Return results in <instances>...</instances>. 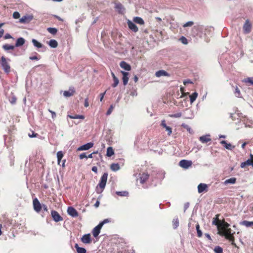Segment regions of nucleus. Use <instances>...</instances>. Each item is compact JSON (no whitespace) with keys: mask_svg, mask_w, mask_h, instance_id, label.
Instances as JSON below:
<instances>
[{"mask_svg":"<svg viewBox=\"0 0 253 253\" xmlns=\"http://www.w3.org/2000/svg\"><path fill=\"white\" fill-rule=\"evenodd\" d=\"M219 214H216L212 221V224L217 226V234L221 236H224L226 239L232 242V245L236 247L237 246L234 242V237L233 234L231 233V229L228 228L229 224L224 220H219Z\"/></svg>","mask_w":253,"mask_h":253,"instance_id":"obj_1","label":"nucleus"},{"mask_svg":"<svg viewBox=\"0 0 253 253\" xmlns=\"http://www.w3.org/2000/svg\"><path fill=\"white\" fill-rule=\"evenodd\" d=\"M107 178L108 173L107 172L104 173L101 177L99 184L96 188V191L98 194H100L103 192L106 184Z\"/></svg>","mask_w":253,"mask_h":253,"instance_id":"obj_2","label":"nucleus"},{"mask_svg":"<svg viewBox=\"0 0 253 253\" xmlns=\"http://www.w3.org/2000/svg\"><path fill=\"white\" fill-rule=\"evenodd\" d=\"M10 61L9 59H6L4 56H1L0 60V64L1 66L4 71L8 73L10 71V66L8 62Z\"/></svg>","mask_w":253,"mask_h":253,"instance_id":"obj_3","label":"nucleus"},{"mask_svg":"<svg viewBox=\"0 0 253 253\" xmlns=\"http://www.w3.org/2000/svg\"><path fill=\"white\" fill-rule=\"evenodd\" d=\"M252 24L251 22L248 19L246 20L243 27L244 33L245 34L250 33L252 31Z\"/></svg>","mask_w":253,"mask_h":253,"instance_id":"obj_4","label":"nucleus"},{"mask_svg":"<svg viewBox=\"0 0 253 253\" xmlns=\"http://www.w3.org/2000/svg\"><path fill=\"white\" fill-rule=\"evenodd\" d=\"M249 166H252L253 167V155L252 154H250V159L242 163L240 165L242 168H246Z\"/></svg>","mask_w":253,"mask_h":253,"instance_id":"obj_5","label":"nucleus"},{"mask_svg":"<svg viewBox=\"0 0 253 253\" xmlns=\"http://www.w3.org/2000/svg\"><path fill=\"white\" fill-rule=\"evenodd\" d=\"M51 214L53 220L56 222L61 221L63 220L62 217L55 211H51Z\"/></svg>","mask_w":253,"mask_h":253,"instance_id":"obj_6","label":"nucleus"},{"mask_svg":"<svg viewBox=\"0 0 253 253\" xmlns=\"http://www.w3.org/2000/svg\"><path fill=\"white\" fill-rule=\"evenodd\" d=\"M33 203L34 210L38 212H40L42 210V206L38 199L35 198Z\"/></svg>","mask_w":253,"mask_h":253,"instance_id":"obj_7","label":"nucleus"},{"mask_svg":"<svg viewBox=\"0 0 253 253\" xmlns=\"http://www.w3.org/2000/svg\"><path fill=\"white\" fill-rule=\"evenodd\" d=\"M192 165V163L191 161L186 160H181L179 163V165L184 169H188L189 167H191Z\"/></svg>","mask_w":253,"mask_h":253,"instance_id":"obj_8","label":"nucleus"},{"mask_svg":"<svg viewBox=\"0 0 253 253\" xmlns=\"http://www.w3.org/2000/svg\"><path fill=\"white\" fill-rule=\"evenodd\" d=\"M149 174L147 172H143L139 174L140 182L141 184L145 183L149 179Z\"/></svg>","mask_w":253,"mask_h":253,"instance_id":"obj_9","label":"nucleus"},{"mask_svg":"<svg viewBox=\"0 0 253 253\" xmlns=\"http://www.w3.org/2000/svg\"><path fill=\"white\" fill-rule=\"evenodd\" d=\"M76 91L74 87H70L69 90H66L63 92V95L66 97H69L74 95Z\"/></svg>","mask_w":253,"mask_h":253,"instance_id":"obj_10","label":"nucleus"},{"mask_svg":"<svg viewBox=\"0 0 253 253\" xmlns=\"http://www.w3.org/2000/svg\"><path fill=\"white\" fill-rule=\"evenodd\" d=\"M67 212L70 215L72 216V217H77L79 215L78 212L77 211V210L75 208H74L73 207H68V210H67Z\"/></svg>","mask_w":253,"mask_h":253,"instance_id":"obj_11","label":"nucleus"},{"mask_svg":"<svg viewBox=\"0 0 253 253\" xmlns=\"http://www.w3.org/2000/svg\"><path fill=\"white\" fill-rule=\"evenodd\" d=\"M127 25L130 30L136 33L138 31V28L137 26L132 21L128 20Z\"/></svg>","mask_w":253,"mask_h":253,"instance_id":"obj_12","label":"nucleus"},{"mask_svg":"<svg viewBox=\"0 0 253 253\" xmlns=\"http://www.w3.org/2000/svg\"><path fill=\"white\" fill-rule=\"evenodd\" d=\"M101 224H98L93 228L92 233L94 237H97L100 232V230L102 228Z\"/></svg>","mask_w":253,"mask_h":253,"instance_id":"obj_13","label":"nucleus"},{"mask_svg":"<svg viewBox=\"0 0 253 253\" xmlns=\"http://www.w3.org/2000/svg\"><path fill=\"white\" fill-rule=\"evenodd\" d=\"M93 146V143L92 142L87 143L84 145L80 146L78 150L79 151L87 150L92 148Z\"/></svg>","mask_w":253,"mask_h":253,"instance_id":"obj_14","label":"nucleus"},{"mask_svg":"<svg viewBox=\"0 0 253 253\" xmlns=\"http://www.w3.org/2000/svg\"><path fill=\"white\" fill-rule=\"evenodd\" d=\"M121 73L123 75L122 80H123V84L124 85H126L127 84L128 81L129 73L128 72H126L123 71H121Z\"/></svg>","mask_w":253,"mask_h":253,"instance_id":"obj_15","label":"nucleus"},{"mask_svg":"<svg viewBox=\"0 0 253 253\" xmlns=\"http://www.w3.org/2000/svg\"><path fill=\"white\" fill-rule=\"evenodd\" d=\"M81 241L84 244H89L91 243L90 235L87 234L84 235L81 238Z\"/></svg>","mask_w":253,"mask_h":253,"instance_id":"obj_16","label":"nucleus"},{"mask_svg":"<svg viewBox=\"0 0 253 253\" xmlns=\"http://www.w3.org/2000/svg\"><path fill=\"white\" fill-rule=\"evenodd\" d=\"M155 76L158 78L162 76L169 77L170 74L165 70H161L156 72Z\"/></svg>","mask_w":253,"mask_h":253,"instance_id":"obj_17","label":"nucleus"},{"mask_svg":"<svg viewBox=\"0 0 253 253\" xmlns=\"http://www.w3.org/2000/svg\"><path fill=\"white\" fill-rule=\"evenodd\" d=\"M115 8L119 13H123L125 10V8L120 2H115Z\"/></svg>","mask_w":253,"mask_h":253,"instance_id":"obj_18","label":"nucleus"},{"mask_svg":"<svg viewBox=\"0 0 253 253\" xmlns=\"http://www.w3.org/2000/svg\"><path fill=\"white\" fill-rule=\"evenodd\" d=\"M208 191V186L206 184L200 183L198 186V191L199 193H202L204 191Z\"/></svg>","mask_w":253,"mask_h":253,"instance_id":"obj_19","label":"nucleus"},{"mask_svg":"<svg viewBox=\"0 0 253 253\" xmlns=\"http://www.w3.org/2000/svg\"><path fill=\"white\" fill-rule=\"evenodd\" d=\"M120 67L126 71H130L131 70V66L129 64L125 61H122L120 63Z\"/></svg>","mask_w":253,"mask_h":253,"instance_id":"obj_20","label":"nucleus"},{"mask_svg":"<svg viewBox=\"0 0 253 253\" xmlns=\"http://www.w3.org/2000/svg\"><path fill=\"white\" fill-rule=\"evenodd\" d=\"M200 141L203 143H207L211 140L210 135H206L202 136L199 138Z\"/></svg>","mask_w":253,"mask_h":253,"instance_id":"obj_21","label":"nucleus"},{"mask_svg":"<svg viewBox=\"0 0 253 253\" xmlns=\"http://www.w3.org/2000/svg\"><path fill=\"white\" fill-rule=\"evenodd\" d=\"M32 19V17L29 16H24L20 19L19 22L21 23H26L29 22Z\"/></svg>","mask_w":253,"mask_h":253,"instance_id":"obj_22","label":"nucleus"},{"mask_svg":"<svg viewBox=\"0 0 253 253\" xmlns=\"http://www.w3.org/2000/svg\"><path fill=\"white\" fill-rule=\"evenodd\" d=\"M243 82L246 84L247 85L253 86V77H248L244 79Z\"/></svg>","mask_w":253,"mask_h":253,"instance_id":"obj_23","label":"nucleus"},{"mask_svg":"<svg viewBox=\"0 0 253 253\" xmlns=\"http://www.w3.org/2000/svg\"><path fill=\"white\" fill-rule=\"evenodd\" d=\"M25 42V40L23 38H19L17 39L16 43H15V46L18 47L23 45Z\"/></svg>","mask_w":253,"mask_h":253,"instance_id":"obj_24","label":"nucleus"},{"mask_svg":"<svg viewBox=\"0 0 253 253\" xmlns=\"http://www.w3.org/2000/svg\"><path fill=\"white\" fill-rule=\"evenodd\" d=\"M133 22H134L135 23H136L140 25H144L145 23L143 19L140 17H135L133 18Z\"/></svg>","mask_w":253,"mask_h":253,"instance_id":"obj_25","label":"nucleus"},{"mask_svg":"<svg viewBox=\"0 0 253 253\" xmlns=\"http://www.w3.org/2000/svg\"><path fill=\"white\" fill-rule=\"evenodd\" d=\"M240 225H244L247 227L253 226V221L244 220L240 223Z\"/></svg>","mask_w":253,"mask_h":253,"instance_id":"obj_26","label":"nucleus"},{"mask_svg":"<svg viewBox=\"0 0 253 253\" xmlns=\"http://www.w3.org/2000/svg\"><path fill=\"white\" fill-rule=\"evenodd\" d=\"M110 169L112 170L116 171L120 169V167L119 164L113 163L111 165Z\"/></svg>","mask_w":253,"mask_h":253,"instance_id":"obj_27","label":"nucleus"},{"mask_svg":"<svg viewBox=\"0 0 253 253\" xmlns=\"http://www.w3.org/2000/svg\"><path fill=\"white\" fill-rule=\"evenodd\" d=\"M75 247L78 253H86V250L84 248L79 247L77 244L75 245Z\"/></svg>","mask_w":253,"mask_h":253,"instance_id":"obj_28","label":"nucleus"},{"mask_svg":"<svg viewBox=\"0 0 253 253\" xmlns=\"http://www.w3.org/2000/svg\"><path fill=\"white\" fill-rule=\"evenodd\" d=\"M49 45L52 48H56L58 46V42L55 40H51L48 42Z\"/></svg>","mask_w":253,"mask_h":253,"instance_id":"obj_29","label":"nucleus"},{"mask_svg":"<svg viewBox=\"0 0 253 253\" xmlns=\"http://www.w3.org/2000/svg\"><path fill=\"white\" fill-rule=\"evenodd\" d=\"M114 154V151L112 147H109L107 149L106 156L110 157Z\"/></svg>","mask_w":253,"mask_h":253,"instance_id":"obj_30","label":"nucleus"},{"mask_svg":"<svg viewBox=\"0 0 253 253\" xmlns=\"http://www.w3.org/2000/svg\"><path fill=\"white\" fill-rule=\"evenodd\" d=\"M67 117L70 118V119H80L83 120V119H84V115H68Z\"/></svg>","mask_w":253,"mask_h":253,"instance_id":"obj_31","label":"nucleus"},{"mask_svg":"<svg viewBox=\"0 0 253 253\" xmlns=\"http://www.w3.org/2000/svg\"><path fill=\"white\" fill-rule=\"evenodd\" d=\"M236 181V178L235 177H232L229 179L226 180L224 181V184L225 185H227L228 184H234L235 183Z\"/></svg>","mask_w":253,"mask_h":253,"instance_id":"obj_32","label":"nucleus"},{"mask_svg":"<svg viewBox=\"0 0 253 253\" xmlns=\"http://www.w3.org/2000/svg\"><path fill=\"white\" fill-rule=\"evenodd\" d=\"M32 42L34 45L38 48H42V44L35 39H33L32 40Z\"/></svg>","mask_w":253,"mask_h":253,"instance_id":"obj_33","label":"nucleus"},{"mask_svg":"<svg viewBox=\"0 0 253 253\" xmlns=\"http://www.w3.org/2000/svg\"><path fill=\"white\" fill-rule=\"evenodd\" d=\"M15 46L12 45H9L8 44H5L2 45V48L4 50H13L14 49Z\"/></svg>","mask_w":253,"mask_h":253,"instance_id":"obj_34","label":"nucleus"},{"mask_svg":"<svg viewBox=\"0 0 253 253\" xmlns=\"http://www.w3.org/2000/svg\"><path fill=\"white\" fill-rule=\"evenodd\" d=\"M172 226L174 229H176L179 226V220L177 217L173 218L172 220Z\"/></svg>","mask_w":253,"mask_h":253,"instance_id":"obj_35","label":"nucleus"},{"mask_svg":"<svg viewBox=\"0 0 253 253\" xmlns=\"http://www.w3.org/2000/svg\"><path fill=\"white\" fill-rule=\"evenodd\" d=\"M63 157V154L62 151H58L57 153L58 164L59 165H60L61 160L62 159Z\"/></svg>","mask_w":253,"mask_h":253,"instance_id":"obj_36","label":"nucleus"},{"mask_svg":"<svg viewBox=\"0 0 253 253\" xmlns=\"http://www.w3.org/2000/svg\"><path fill=\"white\" fill-rule=\"evenodd\" d=\"M198 96V93L196 92L193 93L191 95H190V101L192 103H193L197 98Z\"/></svg>","mask_w":253,"mask_h":253,"instance_id":"obj_37","label":"nucleus"},{"mask_svg":"<svg viewBox=\"0 0 253 253\" xmlns=\"http://www.w3.org/2000/svg\"><path fill=\"white\" fill-rule=\"evenodd\" d=\"M47 30L52 35H55L57 32V30L55 28L49 27L47 28Z\"/></svg>","mask_w":253,"mask_h":253,"instance_id":"obj_38","label":"nucleus"},{"mask_svg":"<svg viewBox=\"0 0 253 253\" xmlns=\"http://www.w3.org/2000/svg\"><path fill=\"white\" fill-rule=\"evenodd\" d=\"M196 229L197 232V236L198 237H201L202 236V232L200 229V225L198 223L196 225Z\"/></svg>","mask_w":253,"mask_h":253,"instance_id":"obj_39","label":"nucleus"},{"mask_svg":"<svg viewBox=\"0 0 253 253\" xmlns=\"http://www.w3.org/2000/svg\"><path fill=\"white\" fill-rule=\"evenodd\" d=\"M214 251L215 253H222L223 249L219 246H216L214 249Z\"/></svg>","mask_w":253,"mask_h":253,"instance_id":"obj_40","label":"nucleus"},{"mask_svg":"<svg viewBox=\"0 0 253 253\" xmlns=\"http://www.w3.org/2000/svg\"><path fill=\"white\" fill-rule=\"evenodd\" d=\"M116 194L120 196H127L128 194V192L126 191L116 192Z\"/></svg>","mask_w":253,"mask_h":253,"instance_id":"obj_41","label":"nucleus"},{"mask_svg":"<svg viewBox=\"0 0 253 253\" xmlns=\"http://www.w3.org/2000/svg\"><path fill=\"white\" fill-rule=\"evenodd\" d=\"M221 143L223 145H224V146L227 149H230L231 147V145L230 144H227V142L223 140L221 141Z\"/></svg>","mask_w":253,"mask_h":253,"instance_id":"obj_42","label":"nucleus"},{"mask_svg":"<svg viewBox=\"0 0 253 253\" xmlns=\"http://www.w3.org/2000/svg\"><path fill=\"white\" fill-rule=\"evenodd\" d=\"M113 81L114 83L112 84V86L113 87H115L118 85L119 83V81L117 78H114V79H113Z\"/></svg>","mask_w":253,"mask_h":253,"instance_id":"obj_43","label":"nucleus"},{"mask_svg":"<svg viewBox=\"0 0 253 253\" xmlns=\"http://www.w3.org/2000/svg\"><path fill=\"white\" fill-rule=\"evenodd\" d=\"M179 40L181 42L184 44H187L188 43L187 39L184 36H182Z\"/></svg>","mask_w":253,"mask_h":253,"instance_id":"obj_44","label":"nucleus"},{"mask_svg":"<svg viewBox=\"0 0 253 253\" xmlns=\"http://www.w3.org/2000/svg\"><path fill=\"white\" fill-rule=\"evenodd\" d=\"M20 15L19 13L17 11L14 12L13 13V17L14 19H18L20 18Z\"/></svg>","mask_w":253,"mask_h":253,"instance_id":"obj_45","label":"nucleus"},{"mask_svg":"<svg viewBox=\"0 0 253 253\" xmlns=\"http://www.w3.org/2000/svg\"><path fill=\"white\" fill-rule=\"evenodd\" d=\"M194 24V22L192 21H189L188 22H186L185 24H184L183 25V27H186L188 26H191Z\"/></svg>","mask_w":253,"mask_h":253,"instance_id":"obj_46","label":"nucleus"},{"mask_svg":"<svg viewBox=\"0 0 253 253\" xmlns=\"http://www.w3.org/2000/svg\"><path fill=\"white\" fill-rule=\"evenodd\" d=\"M165 128H166V130L168 131V134L169 135H170L172 133L171 128L168 126H167L166 127H165Z\"/></svg>","mask_w":253,"mask_h":253,"instance_id":"obj_47","label":"nucleus"},{"mask_svg":"<svg viewBox=\"0 0 253 253\" xmlns=\"http://www.w3.org/2000/svg\"><path fill=\"white\" fill-rule=\"evenodd\" d=\"M38 135V133H35L34 131H32V133H29L28 136L30 137H36Z\"/></svg>","mask_w":253,"mask_h":253,"instance_id":"obj_48","label":"nucleus"},{"mask_svg":"<svg viewBox=\"0 0 253 253\" xmlns=\"http://www.w3.org/2000/svg\"><path fill=\"white\" fill-rule=\"evenodd\" d=\"M16 98L15 96H13L12 97H11L9 101L11 104H14L16 103Z\"/></svg>","mask_w":253,"mask_h":253,"instance_id":"obj_49","label":"nucleus"},{"mask_svg":"<svg viewBox=\"0 0 253 253\" xmlns=\"http://www.w3.org/2000/svg\"><path fill=\"white\" fill-rule=\"evenodd\" d=\"M113 109V105H111L106 113L107 115H110L111 113V112H112Z\"/></svg>","mask_w":253,"mask_h":253,"instance_id":"obj_50","label":"nucleus"},{"mask_svg":"<svg viewBox=\"0 0 253 253\" xmlns=\"http://www.w3.org/2000/svg\"><path fill=\"white\" fill-rule=\"evenodd\" d=\"M181 116V113H178L175 114L170 115V117H174V118H179Z\"/></svg>","mask_w":253,"mask_h":253,"instance_id":"obj_51","label":"nucleus"},{"mask_svg":"<svg viewBox=\"0 0 253 253\" xmlns=\"http://www.w3.org/2000/svg\"><path fill=\"white\" fill-rule=\"evenodd\" d=\"M80 159H83L84 158H87V156L85 153H83L79 156Z\"/></svg>","mask_w":253,"mask_h":253,"instance_id":"obj_52","label":"nucleus"},{"mask_svg":"<svg viewBox=\"0 0 253 253\" xmlns=\"http://www.w3.org/2000/svg\"><path fill=\"white\" fill-rule=\"evenodd\" d=\"M110 222V220H109V219H104L103 221H102V222H100L99 224H101V225L102 226H103V225L104 224H105V223H108V222Z\"/></svg>","mask_w":253,"mask_h":253,"instance_id":"obj_53","label":"nucleus"},{"mask_svg":"<svg viewBox=\"0 0 253 253\" xmlns=\"http://www.w3.org/2000/svg\"><path fill=\"white\" fill-rule=\"evenodd\" d=\"M106 92V91H105V92H104L103 93H101L99 94V97H100V101H102V100L103 99V98L104 97V95L105 94Z\"/></svg>","mask_w":253,"mask_h":253,"instance_id":"obj_54","label":"nucleus"},{"mask_svg":"<svg viewBox=\"0 0 253 253\" xmlns=\"http://www.w3.org/2000/svg\"><path fill=\"white\" fill-rule=\"evenodd\" d=\"M88 98H86L85 99L84 103V106L85 107H87L89 106V103H88Z\"/></svg>","mask_w":253,"mask_h":253,"instance_id":"obj_55","label":"nucleus"},{"mask_svg":"<svg viewBox=\"0 0 253 253\" xmlns=\"http://www.w3.org/2000/svg\"><path fill=\"white\" fill-rule=\"evenodd\" d=\"M48 111L51 114L52 118V119L55 118L56 117V113L54 111H52V110H51L50 109H48Z\"/></svg>","mask_w":253,"mask_h":253,"instance_id":"obj_56","label":"nucleus"},{"mask_svg":"<svg viewBox=\"0 0 253 253\" xmlns=\"http://www.w3.org/2000/svg\"><path fill=\"white\" fill-rule=\"evenodd\" d=\"M192 82L190 80H187L183 82L184 85H186L188 84H192Z\"/></svg>","mask_w":253,"mask_h":253,"instance_id":"obj_57","label":"nucleus"},{"mask_svg":"<svg viewBox=\"0 0 253 253\" xmlns=\"http://www.w3.org/2000/svg\"><path fill=\"white\" fill-rule=\"evenodd\" d=\"M4 39H9L12 38V37L9 34H6L4 37Z\"/></svg>","mask_w":253,"mask_h":253,"instance_id":"obj_58","label":"nucleus"},{"mask_svg":"<svg viewBox=\"0 0 253 253\" xmlns=\"http://www.w3.org/2000/svg\"><path fill=\"white\" fill-rule=\"evenodd\" d=\"M98 153V151L94 152L90 154H89L88 156H87V158H92L93 157L92 155L94 154H97Z\"/></svg>","mask_w":253,"mask_h":253,"instance_id":"obj_59","label":"nucleus"},{"mask_svg":"<svg viewBox=\"0 0 253 253\" xmlns=\"http://www.w3.org/2000/svg\"><path fill=\"white\" fill-rule=\"evenodd\" d=\"M161 126H162L163 127H164V128L166 127V126H167V125H166V121H165V120H163V121H162V122H161Z\"/></svg>","mask_w":253,"mask_h":253,"instance_id":"obj_60","label":"nucleus"},{"mask_svg":"<svg viewBox=\"0 0 253 253\" xmlns=\"http://www.w3.org/2000/svg\"><path fill=\"white\" fill-rule=\"evenodd\" d=\"M29 58H30V59H31L32 60H39V58H38V57L37 56H30Z\"/></svg>","mask_w":253,"mask_h":253,"instance_id":"obj_61","label":"nucleus"},{"mask_svg":"<svg viewBox=\"0 0 253 253\" xmlns=\"http://www.w3.org/2000/svg\"><path fill=\"white\" fill-rule=\"evenodd\" d=\"M92 169V170L93 172H95V173H97V172L98 169H97V168L96 167H95V166L93 167L92 168V169Z\"/></svg>","mask_w":253,"mask_h":253,"instance_id":"obj_62","label":"nucleus"},{"mask_svg":"<svg viewBox=\"0 0 253 253\" xmlns=\"http://www.w3.org/2000/svg\"><path fill=\"white\" fill-rule=\"evenodd\" d=\"M205 236L211 241H212V239L210 236V235L208 233H205Z\"/></svg>","mask_w":253,"mask_h":253,"instance_id":"obj_63","label":"nucleus"},{"mask_svg":"<svg viewBox=\"0 0 253 253\" xmlns=\"http://www.w3.org/2000/svg\"><path fill=\"white\" fill-rule=\"evenodd\" d=\"M100 205V202L99 200H97L96 203H95V204L94 205V207L95 208H98L99 207Z\"/></svg>","mask_w":253,"mask_h":253,"instance_id":"obj_64","label":"nucleus"}]
</instances>
